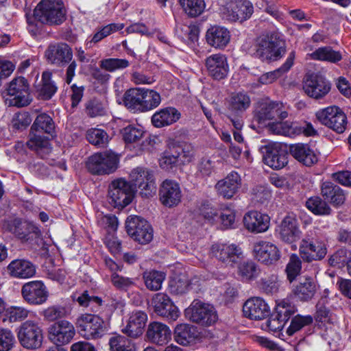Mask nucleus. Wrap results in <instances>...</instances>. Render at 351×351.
Masks as SVG:
<instances>
[{
  "instance_id": "obj_1",
  "label": "nucleus",
  "mask_w": 351,
  "mask_h": 351,
  "mask_svg": "<svg viewBox=\"0 0 351 351\" xmlns=\"http://www.w3.org/2000/svg\"><path fill=\"white\" fill-rule=\"evenodd\" d=\"M66 10L62 0H41L34 10V20L48 25H60L66 20Z\"/></svg>"
},
{
  "instance_id": "obj_2",
  "label": "nucleus",
  "mask_w": 351,
  "mask_h": 351,
  "mask_svg": "<svg viewBox=\"0 0 351 351\" xmlns=\"http://www.w3.org/2000/svg\"><path fill=\"white\" fill-rule=\"evenodd\" d=\"M286 52L285 40L278 33L260 37L256 45L255 56L263 61L277 60Z\"/></svg>"
},
{
  "instance_id": "obj_3",
  "label": "nucleus",
  "mask_w": 351,
  "mask_h": 351,
  "mask_svg": "<svg viewBox=\"0 0 351 351\" xmlns=\"http://www.w3.org/2000/svg\"><path fill=\"white\" fill-rule=\"evenodd\" d=\"M75 325L80 335L86 339L101 338L107 331L104 319L96 314H81L76 319Z\"/></svg>"
},
{
  "instance_id": "obj_4",
  "label": "nucleus",
  "mask_w": 351,
  "mask_h": 351,
  "mask_svg": "<svg viewBox=\"0 0 351 351\" xmlns=\"http://www.w3.org/2000/svg\"><path fill=\"white\" fill-rule=\"evenodd\" d=\"M220 12L223 19L230 22H240L249 19L254 12V7L249 0H219Z\"/></svg>"
},
{
  "instance_id": "obj_5",
  "label": "nucleus",
  "mask_w": 351,
  "mask_h": 351,
  "mask_svg": "<svg viewBox=\"0 0 351 351\" xmlns=\"http://www.w3.org/2000/svg\"><path fill=\"white\" fill-rule=\"evenodd\" d=\"M16 334L19 343L25 348L36 350L42 346L43 330L37 322H24L16 329Z\"/></svg>"
},
{
  "instance_id": "obj_6",
  "label": "nucleus",
  "mask_w": 351,
  "mask_h": 351,
  "mask_svg": "<svg viewBox=\"0 0 351 351\" xmlns=\"http://www.w3.org/2000/svg\"><path fill=\"white\" fill-rule=\"evenodd\" d=\"M118 163V155L112 151H106L90 156L86 167L92 174H110L117 169Z\"/></svg>"
},
{
  "instance_id": "obj_7",
  "label": "nucleus",
  "mask_w": 351,
  "mask_h": 351,
  "mask_svg": "<svg viewBox=\"0 0 351 351\" xmlns=\"http://www.w3.org/2000/svg\"><path fill=\"white\" fill-rule=\"evenodd\" d=\"M7 91L9 97L6 99V103L10 106L21 108L32 101L29 84L24 77H14L10 82Z\"/></svg>"
},
{
  "instance_id": "obj_8",
  "label": "nucleus",
  "mask_w": 351,
  "mask_h": 351,
  "mask_svg": "<svg viewBox=\"0 0 351 351\" xmlns=\"http://www.w3.org/2000/svg\"><path fill=\"white\" fill-rule=\"evenodd\" d=\"M134 192V188L125 180H114L108 186V202L114 208H124L132 202Z\"/></svg>"
},
{
  "instance_id": "obj_9",
  "label": "nucleus",
  "mask_w": 351,
  "mask_h": 351,
  "mask_svg": "<svg viewBox=\"0 0 351 351\" xmlns=\"http://www.w3.org/2000/svg\"><path fill=\"white\" fill-rule=\"evenodd\" d=\"M186 316L193 322L210 326L217 320V313L213 306L199 300H194L185 310Z\"/></svg>"
},
{
  "instance_id": "obj_10",
  "label": "nucleus",
  "mask_w": 351,
  "mask_h": 351,
  "mask_svg": "<svg viewBox=\"0 0 351 351\" xmlns=\"http://www.w3.org/2000/svg\"><path fill=\"white\" fill-rule=\"evenodd\" d=\"M319 122L338 134H342L347 128L346 114L339 107L333 106L319 110L316 112Z\"/></svg>"
},
{
  "instance_id": "obj_11",
  "label": "nucleus",
  "mask_w": 351,
  "mask_h": 351,
  "mask_svg": "<svg viewBox=\"0 0 351 351\" xmlns=\"http://www.w3.org/2000/svg\"><path fill=\"white\" fill-rule=\"evenodd\" d=\"M130 184L134 189L138 187L142 197H149L155 193L156 186L154 173L143 167H137L130 173Z\"/></svg>"
},
{
  "instance_id": "obj_12",
  "label": "nucleus",
  "mask_w": 351,
  "mask_h": 351,
  "mask_svg": "<svg viewBox=\"0 0 351 351\" xmlns=\"http://www.w3.org/2000/svg\"><path fill=\"white\" fill-rule=\"evenodd\" d=\"M125 228L129 236L142 245L153 239V229L149 223L138 216H130L125 221Z\"/></svg>"
},
{
  "instance_id": "obj_13",
  "label": "nucleus",
  "mask_w": 351,
  "mask_h": 351,
  "mask_svg": "<svg viewBox=\"0 0 351 351\" xmlns=\"http://www.w3.org/2000/svg\"><path fill=\"white\" fill-rule=\"evenodd\" d=\"M300 252L304 261L311 262L323 259L327 254V247L325 242L319 238L307 236L300 243Z\"/></svg>"
},
{
  "instance_id": "obj_14",
  "label": "nucleus",
  "mask_w": 351,
  "mask_h": 351,
  "mask_svg": "<svg viewBox=\"0 0 351 351\" xmlns=\"http://www.w3.org/2000/svg\"><path fill=\"white\" fill-rule=\"evenodd\" d=\"M303 90L310 97L321 99L325 97L331 90V84L320 75L310 74L303 83Z\"/></svg>"
},
{
  "instance_id": "obj_15",
  "label": "nucleus",
  "mask_w": 351,
  "mask_h": 351,
  "mask_svg": "<svg viewBox=\"0 0 351 351\" xmlns=\"http://www.w3.org/2000/svg\"><path fill=\"white\" fill-rule=\"evenodd\" d=\"M210 252L213 256L226 265L233 266L243 258V252L233 243H215Z\"/></svg>"
},
{
  "instance_id": "obj_16",
  "label": "nucleus",
  "mask_w": 351,
  "mask_h": 351,
  "mask_svg": "<svg viewBox=\"0 0 351 351\" xmlns=\"http://www.w3.org/2000/svg\"><path fill=\"white\" fill-rule=\"evenodd\" d=\"M23 298L29 304L45 303L49 296L47 289L41 280H33L24 284L21 288Z\"/></svg>"
},
{
  "instance_id": "obj_17",
  "label": "nucleus",
  "mask_w": 351,
  "mask_h": 351,
  "mask_svg": "<svg viewBox=\"0 0 351 351\" xmlns=\"http://www.w3.org/2000/svg\"><path fill=\"white\" fill-rule=\"evenodd\" d=\"M129 61L121 58H106L99 62L101 69L96 68L92 73L93 77L100 84L108 82L110 75L108 72H114L117 70L123 69L129 66Z\"/></svg>"
},
{
  "instance_id": "obj_18",
  "label": "nucleus",
  "mask_w": 351,
  "mask_h": 351,
  "mask_svg": "<svg viewBox=\"0 0 351 351\" xmlns=\"http://www.w3.org/2000/svg\"><path fill=\"white\" fill-rule=\"evenodd\" d=\"M75 334L73 325L62 319L53 323L49 328L50 340L56 346H62L71 342Z\"/></svg>"
},
{
  "instance_id": "obj_19",
  "label": "nucleus",
  "mask_w": 351,
  "mask_h": 351,
  "mask_svg": "<svg viewBox=\"0 0 351 351\" xmlns=\"http://www.w3.org/2000/svg\"><path fill=\"white\" fill-rule=\"evenodd\" d=\"M47 60L57 66H64L73 59V50L65 43H58L50 45L46 51Z\"/></svg>"
},
{
  "instance_id": "obj_20",
  "label": "nucleus",
  "mask_w": 351,
  "mask_h": 351,
  "mask_svg": "<svg viewBox=\"0 0 351 351\" xmlns=\"http://www.w3.org/2000/svg\"><path fill=\"white\" fill-rule=\"evenodd\" d=\"M263 161L274 169H280L288 162L287 153L278 143H269L263 148Z\"/></svg>"
},
{
  "instance_id": "obj_21",
  "label": "nucleus",
  "mask_w": 351,
  "mask_h": 351,
  "mask_svg": "<svg viewBox=\"0 0 351 351\" xmlns=\"http://www.w3.org/2000/svg\"><path fill=\"white\" fill-rule=\"evenodd\" d=\"M152 305L158 315L167 319L175 321L179 316L177 306L173 304L169 297L163 293L154 294L152 299Z\"/></svg>"
},
{
  "instance_id": "obj_22",
  "label": "nucleus",
  "mask_w": 351,
  "mask_h": 351,
  "mask_svg": "<svg viewBox=\"0 0 351 351\" xmlns=\"http://www.w3.org/2000/svg\"><path fill=\"white\" fill-rule=\"evenodd\" d=\"M182 191L179 184L172 180H165L160 185L159 197L161 203L169 208L177 206L182 199Z\"/></svg>"
},
{
  "instance_id": "obj_23",
  "label": "nucleus",
  "mask_w": 351,
  "mask_h": 351,
  "mask_svg": "<svg viewBox=\"0 0 351 351\" xmlns=\"http://www.w3.org/2000/svg\"><path fill=\"white\" fill-rule=\"evenodd\" d=\"M277 232L282 241L292 243L300 238L301 231L295 215L291 213L284 217L279 225Z\"/></svg>"
},
{
  "instance_id": "obj_24",
  "label": "nucleus",
  "mask_w": 351,
  "mask_h": 351,
  "mask_svg": "<svg viewBox=\"0 0 351 351\" xmlns=\"http://www.w3.org/2000/svg\"><path fill=\"white\" fill-rule=\"evenodd\" d=\"M243 312L244 316L250 319L261 320L269 315L270 308L264 300L254 297L244 303Z\"/></svg>"
},
{
  "instance_id": "obj_25",
  "label": "nucleus",
  "mask_w": 351,
  "mask_h": 351,
  "mask_svg": "<svg viewBox=\"0 0 351 351\" xmlns=\"http://www.w3.org/2000/svg\"><path fill=\"white\" fill-rule=\"evenodd\" d=\"M253 252L256 258L265 265L274 264L280 257L276 245L268 241H260L255 243Z\"/></svg>"
},
{
  "instance_id": "obj_26",
  "label": "nucleus",
  "mask_w": 351,
  "mask_h": 351,
  "mask_svg": "<svg viewBox=\"0 0 351 351\" xmlns=\"http://www.w3.org/2000/svg\"><path fill=\"white\" fill-rule=\"evenodd\" d=\"M208 75L214 80L224 79L228 73L229 66L226 57L221 53L213 54L205 60Z\"/></svg>"
},
{
  "instance_id": "obj_27",
  "label": "nucleus",
  "mask_w": 351,
  "mask_h": 351,
  "mask_svg": "<svg viewBox=\"0 0 351 351\" xmlns=\"http://www.w3.org/2000/svg\"><path fill=\"white\" fill-rule=\"evenodd\" d=\"M241 186V176L237 172L232 171L217 182L215 189L219 195L230 199L239 191Z\"/></svg>"
},
{
  "instance_id": "obj_28",
  "label": "nucleus",
  "mask_w": 351,
  "mask_h": 351,
  "mask_svg": "<svg viewBox=\"0 0 351 351\" xmlns=\"http://www.w3.org/2000/svg\"><path fill=\"white\" fill-rule=\"evenodd\" d=\"M147 322V315L143 311H135L131 313L126 326L122 332L128 337L136 339L143 333Z\"/></svg>"
},
{
  "instance_id": "obj_29",
  "label": "nucleus",
  "mask_w": 351,
  "mask_h": 351,
  "mask_svg": "<svg viewBox=\"0 0 351 351\" xmlns=\"http://www.w3.org/2000/svg\"><path fill=\"white\" fill-rule=\"evenodd\" d=\"M146 337L151 343L163 346L171 340V331L166 324L153 322L148 325Z\"/></svg>"
},
{
  "instance_id": "obj_30",
  "label": "nucleus",
  "mask_w": 351,
  "mask_h": 351,
  "mask_svg": "<svg viewBox=\"0 0 351 351\" xmlns=\"http://www.w3.org/2000/svg\"><path fill=\"white\" fill-rule=\"evenodd\" d=\"M289 151L295 160L308 167L313 165L318 160L317 155L308 144H291Z\"/></svg>"
},
{
  "instance_id": "obj_31",
  "label": "nucleus",
  "mask_w": 351,
  "mask_h": 351,
  "mask_svg": "<svg viewBox=\"0 0 351 351\" xmlns=\"http://www.w3.org/2000/svg\"><path fill=\"white\" fill-rule=\"evenodd\" d=\"M306 50L308 51L306 54L308 60L336 63L342 59L340 51L334 50L330 46L321 47L313 50V46L307 45Z\"/></svg>"
},
{
  "instance_id": "obj_32",
  "label": "nucleus",
  "mask_w": 351,
  "mask_h": 351,
  "mask_svg": "<svg viewBox=\"0 0 351 351\" xmlns=\"http://www.w3.org/2000/svg\"><path fill=\"white\" fill-rule=\"evenodd\" d=\"M317 290V284L312 278L303 277L293 286L292 293L300 301L308 302L313 298Z\"/></svg>"
},
{
  "instance_id": "obj_33",
  "label": "nucleus",
  "mask_w": 351,
  "mask_h": 351,
  "mask_svg": "<svg viewBox=\"0 0 351 351\" xmlns=\"http://www.w3.org/2000/svg\"><path fill=\"white\" fill-rule=\"evenodd\" d=\"M269 217L256 210L246 213L243 217L245 228L253 232H265L269 226Z\"/></svg>"
},
{
  "instance_id": "obj_34",
  "label": "nucleus",
  "mask_w": 351,
  "mask_h": 351,
  "mask_svg": "<svg viewBox=\"0 0 351 351\" xmlns=\"http://www.w3.org/2000/svg\"><path fill=\"white\" fill-rule=\"evenodd\" d=\"M206 39L210 46L216 49H223L230 42V33L224 27L214 25L207 30Z\"/></svg>"
},
{
  "instance_id": "obj_35",
  "label": "nucleus",
  "mask_w": 351,
  "mask_h": 351,
  "mask_svg": "<svg viewBox=\"0 0 351 351\" xmlns=\"http://www.w3.org/2000/svg\"><path fill=\"white\" fill-rule=\"evenodd\" d=\"M41 134L30 130L27 145L30 149L35 151L40 158H45L51 153L52 147L49 138Z\"/></svg>"
},
{
  "instance_id": "obj_36",
  "label": "nucleus",
  "mask_w": 351,
  "mask_h": 351,
  "mask_svg": "<svg viewBox=\"0 0 351 351\" xmlns=\"http://www.w3.org/2000/svg\"><path fill=\"white\" fill-rule=\"evenodd\" d=\"M251 99L250 96L243 92L233 93L226 101L227 112L232 114H243L250 108Z\"/></svg>"
},
{
  "instance_id": "obj_37",
  "label": "nucleus",
  "mask_w": 351,
  "mask_h": 351,
  "mask_svg": "<svg viewBox=\"0 0 351 351\" xmlns=\"http://www.w3.org/2000/svg\"><path fill=\"white\" fill-rule=\"evenodd\" d=\"M3 228L21 240H27L28 234L36 229L32 224L23 221L21 219H10L4 221Z\"/></svg>"
},
{
  "instance_id": "obj_38",
  "label": "nucleus",
  "mask_w": 351,
  "mask_h": 351,
  "mask_svg": "<svg viewBox=\"0 0 351 351\" xmlns=\"http://www.w3.org/2000/svg\"><path fill=\"white\" fill-rule=\"evenodd\" d=\"M180 118L179 111L173 107H167L156 111L152 117V123L156 128L170 125Z\"/></svg>"
},
{
  "instance_id": "obj_39",
  "label": "nucleus",
  "mask_w": 351,
  "mask_h": 351,
  "mask_svg": "<svg viewBox=\"0 0 351 351\" xmlns=\"http://www.w3.org/2000/svg\"><path fill=\"white\" fill-rule=\"evenodd\" d=\"M10 274L17 278H29L36 274V267L30 261L24 259L12 261L8 266Z\"/></svg>"
},
{
  "instance_id": "obj_40",
  "label": "nucleus",
  "mask_w": 351,
  "mask_h": 351,
  "mask_svg": "<svg viewBox=\"0 0 351 351\" xmlns=\"http://www.w3.org/2000/svg\"><path fill=\"white\" fill-rule=\"evenodd\" d=\"M322 195L325 200L335 206L341 205L346 199L344 191L339 186L330 182H325L322 184Z\"/></svg>"
},
{
  "instance_id": "obj_41",
  "label": "nucleus",
  "mask_w": 351,
  "mask_h": 351,
  "mask_svg": "<svg viewBox=\"0 0 351 351\" xmlns=\"http://www.w3.org/2000/svg\"><path fill=\"white\" fill-rule=\"evenodd\" d=\"M56 127L53 119L46 113L38 114L31 126L30 130L53 137L56 136Z\"/></svg>"
},
{
  "instance_id": "obj_42",
  "label": "nucleus",
  "mask_w": 351,
  "mask_h": 351,
  "mask_svg": "<svg viewBox=\"0 0 351 351\" xmlns=\"http://www.w3.org/2000/svg\"><path fill=\"white\" fill-rule=\"evenodd\" d=\"M143 88H130L123 95V101L124 106L134 112H142L143 99Z\"/></svg>"
},
{
  "instance_id": "obj_43",
  "label": "nucleus",
  "mask_w": 351,
  "mask_h": 351,
  "mask_svg": "<svg viewBox=\"0 0 351 351\" xmlns=\"http://www.w3.org/2000/svg\"><path fill=\"white\" fill-rule=\"evenodd\" d=\"M295 51H291L285 62L278 69L265 73L260 76L258 82L262 84H269L274 82L285 73L287 72L293 64Z\"/></svg>"
},
{
  "instance_id": "obj_44",
  "label": "nucleus",
  "mask_w": 351,
  "mask_h": 351,
  "mask_svg": "<svg viewBox=\"0 0 351 351\" xmlns=\"http://www.w3.org/2000/svg\"><path fill=\"white\" fill-rule=\"evenodd\" d=\"M281 107V103L273 101L263 103L257 110L255 117L259 123L273 119L278 114Z\"/></svg>"
},
{
  "instance_id": "obj_45",
  "label": "nucleus",
  "mask_w": 351,
  "mask_h": 351,
  "mask_svg": "<svg viewBox=\"0 0 351 351\" xmlns=\"http://www.w3.org/2000/svg\"><path fill=\"white\" fill-rule=\"evenodd\" d=\"M75 300L81 306L89 307L94 314L97 313V315H99L101 313L103 308V301L101 298L97 296L90 295L87 291H84Z\"/></svg>"
},
{
  "instance_id": "obj_46",
  "label": "nucleus",
  "mask_w": 351,
  "mask_h": 351,
  "mask_svg": "<svg viewBox=\"0 0 351 351\" xmlns=\"http://www.w3.org/2000/svg\"><path fill=\"white\" fill-rule=\"evenodd\" d=\"M195 338V328L189 324L178 325L174 330L175 341L180 345L186 346Z\"/></svg>"
},
{
  "instance_id": "obj_47",
  "label": "nucleus",
  "mask_w": 351,
  "mask_h": 351,
  "mask_svg": "<svg viewBox=\"0 0 351 351\" xmlns=\"http://www.w3.org/2000/svg\"><path fill=\"white\" fill-rule=\"evenodd\" d=\"M327 302L328 297L326 295H324L320 298L316 305L315 320L324 325L332 324L336 321L335 316L325 306V304Z\"/></svg>"
},
{
  "instance_id": "obj_48",
  "label": "nucleus",
  "mask_w": 351,
  "mask_h": 351,
  "mask_svg": "<svg viewBox=\"0 0 351 351\" xmlns=\"http://www.w3.org/2000/svg\"><path fill=\"white\" fill-rule=\"evenodd\" d=\"M179 3L184 13L191 18L199 16L206 8L204 0H179Z\"/></svg>"
},
{
  "instance_id": "obj_49",
  "label": "nucleus",
  "mask_w": 351,
  "mask_h": 351,
  "mask_svg": "<svg viewBox=\"0 0 351 351\" xmlns=\"http://www.w3.org/2000/svg\"><path fill=\"white\" fill-rule=\"evenodd\" d=\"M146 287L150 291H158L162 287L163 281L165 279V274L162 271L153 270L145 272L143 275Z\"/></svg>"
},
{
  "instance_id": "obj_50",
  "label": "nucleus",
  "mask_w": 351,
  "mask_h": 351,
  "mask_svg": "<svg viewBox=\"0 0 351 351\" xmlns=\"http://www.w3.org/2000/svg\"><path fill=\"white\" fill-rule=\"evenodd\" d=\"M85 113L92 118L104 116L106 113V104L98 98H92L85 104Z\"/></svg>"
},
{
  "instance_id": "obj_51",
  "label": "nucleus",
  "mask_w": 351,
  "mask_h": 351,
  "mask_svg": "<svg viewBox=\"0 0 351 351\" xmlns=\"http://www.w3.org/2000/svg\"><path fill=\"white\" fill-rule=\"evenodd\" d=\"M52 74L49 71H45L42 74V85L39 89L40 95L44 99H49L57 91L56 84L51 80Z\"/></svg>"
},
{
  "instance_id": "obj_52",
  "label": "nucleus",
  "mask_w": 351,
  "mask_h": 351,
  "mask_svg": "<svg viewBox=\"0 0 351 351\" xmlns=\"http://www.w3.org/2000/svg\"><path fill=\"white\" fill-rule=\"evenodd\" d=\"M143 99L142 112H146L158 107L161 102L159 93L154 90L143 88Z\"/></svg>"
},
{
  "instance_id": "obj_53",
  "label": "nucleus",
  "mask_w": 351,
  "mask_h": 351,
  "mask_svg": "<svg viewBox=\"0 0 351 351\" xmlns=\"http://www.w3.org/2000/svg\"><path fill=\"white\" fill-rule=\"evenodd\" d=\"M220 209H217L208 202H204L199 207V215L211 224L218 223Z\"/></svg>"
},
{
  "instance_id": "obj_54",
  "label": "nucleus",
  "mask_w": 351,
  "mask_h": 351,
  "mask_svg": "<svg viewBox=\"0 0 351 351\" xmlns=\"http://www.w3.org/2000/svg\"><path fill=\"white\" fill-rule=\"evenodd\" d=\"M297 311V308L289 300L284 299L279 302L276 307V313L285 323Z\"/></svg>"
},
{
  "instance_id": "obj_55",
  "label": "nucleus",
  "mask_w": 351,
  "mask_h": 351,
  "mask_svg": "<svg viewBox=\"0 0 351 351\" xmlns=\"http://www.w3.org/2000/svg\"><path fill=\"white\" fill-rule=\"evenodd\" d=\"M173 149L176 150V156L179 157L182 163L189 162L193 156V147L187 143H172L171 144Z\"/></svg>"
},
{
  "instance_id": "obj_56",
  "label": "nucleus",
  "mask_w": 351,
  "mask_h": 351,
  "mask_svg": "<svg viewBox=\"0 0 351 351\" xmlns=\"http://www.w3.org/2000/svg\"><path fill=\"white\" fill-rule=\"evenodd\" d=\"M313 319L311 315L295 316L291 322V324L287 329V333L289 336H292L296 332L300 330L304 326H308L313 323Z\"/></svg>"
},
{
  "instance_id": "obj_57",
  "label": "nucleus",
  "mask_w": 351,
  "mask_h": 351,
  "mask_svg": "<svg viewBox=\"0 0 351 351\" xmlns=\"http://www.w3.org/2000/svg\"><path fill=\"white\" fill-rule=\"evenodd\" d=\"M179 162V157L176 156V150L173 149L170 144L160 159V166L162 169L168 171L176 167Z\"/></svg>"
},
{
  "instance_id": "obj_58",
  "label": "nucleus",
  "mask_w": 351,
  "mask_h": 351,
  "mask_svg": "<svg viewBox=\"0 0 351 351\" xmlns=\"http://www.w3.org/2000/svg\"><path fill=\"white\" fill-rule=\"evenodd\" d=\"M86 138L88 141L96 146L104 147L108 141V136L107 133L97 128H91L87 131Z\"/></svg>"
},
{
  "instance_id": "obj_59",
  "label": "nucleus",
  "mask_w": 351,
  "mask_h": 351,
  "mask_svg": "<svg viewBox=\"0 0 351 351\" xmlns=\"http://www.w3.org/2000/svg\"><path fill=\"white\" fill-rule=\"evenodd\" d=\"M70 313V311L62 306L54 305L48 307L43 311L45 319L48 321L53 322L58 319L67 317Z\"/></svg>"
},
{
  "instance_id": "obj_60",
  "label": "nucleus",
  "mask_w": 351,
  "mask_h": 351,
  "mask_svg": "<svg viewBox=\"0 0 351 351\" xmlns=\"http://www.w3.org/2000/svg\"><path fill=\"white\" fill-rule=\"evenodd\" d=\"M109 345L111 351H135L134 346L123 336L111 337Z\"/></svg>"
},
{
  "instance_id": "obj_61",
  "label": "nucleus",
  "mask_w": 351,
  "mask_h": 351,
  "mask_svg": "<svg viewBox=\"0 0 351 351\" xmlns=\"http://www.w3.org/2000/svg\"><path fill=\"white\" fill-rule=\"evenodd\" d=\"M306 206L316 215H328L330 212V208L327 203L317 197L308 199Z\"/></svg>"
},
{
  "instance_id": "obj_62",
  "label": "nucleus",
  "mask_w": 351,
  "mask_h": 351,
  "mask_svg": "<svg viewBox=\"0 0 351 351\" xmlns=\"http://www.w3.org/2000/svg\"><path fill=\"white\" fill-rule=\"evenodd\" d=\"M259 269L252 261H244L239 265V274L245 280H251L258 274Z\"/></svg>"
},
{
  "instance_id": "obj_63",
  "label": "nucleus",
  "mask_w": 351,
  "mask_h": 351,
  "mask_svg": "<svg viewBox=\"0 0 351 351\" xmlns=\"http://www.w3.org/2000/svg\"><path fill=\"white\" fill-rule=\"evenodd\" d=\"M235 214L232 209L228 207H221L218 217L219 223L223 228H231L234 227Z\"/></svg>"
},
{
  "instance_id": "obj_64",
  "label": "nucleus",
  "mask_w": 351,
  "mask_h": 351,
  "mask_svg": "<svg viewBox=\"0 0 351 351\" xmlns=\"http://www.w3.org/2000/svg\"><path fill=\"white\" fill-rule=\"evenodd\" d=\"M29 314L30 311L22 306H11L6 311L7 317L10 322L25 320Z\"/></svg>"
}]
</instances>
